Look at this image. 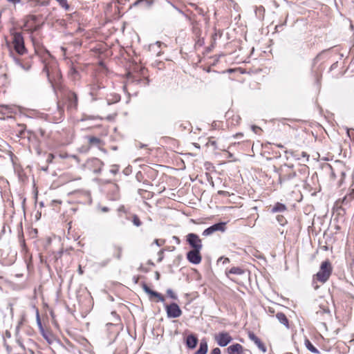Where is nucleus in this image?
Here are the masks:
<instances>
[{
	"label": "nucleus",
	"instance_id": "10",
	"mask_svg": "<svg viewBox=\"0 0 354 354\" xmlns=\"http://www.w3.org/2000/svg\"><path fill=\"white\" fill-rule=\"evenodd\" d=\"M104 88V86L97 82L91 85L89 94L92 97L93 101H95L102 97V90Z\"/></svg>",
	"mask_w": 354,
	"mask_h": 354
},
{
	"label": "nucleus",
	"instance_id": "50",
	"mask_svg": "<svg viewBox=\"0 0 354 354\" xmlns=\"http://www.w3.org/2000/svg\"><path fill=\"white\" fill-rule=\"evenodd\" d=\"M154 243L158 245H161L162 244L159 243V240L158 239H155L154 240Z\"/></svg>",
	"mask_w": 354,
	"mask_h": 354
},
{
	"label": "nucleus",
	"instance_id": "43",
	"mask_svg": "<svg viewBox=\"0 0 354 354\" xmlns=\"http://www.w3.org/2000/svg\"><path fill=\"white\" fill-rule=\"evenodd\" d=\"M138 270L144 272H147L149 271L148 269L143 267L142 265H140V266L138 268Z\"/></svg>",
	"mask_w": 354,
	"mask_h": 354
},
{
	"label": "nucleus",
	"instance_id": "16",
	"mask_svg": "<svg viewBox=\"0 0 354 354\" xmlns=\"http://www.w3.org/2000/svg\"><path fill=\"white\" fill-rule=\"evenodd\" d=\"M198 338L195 335H189L186 338V346L187 348L193 349L198 344Z\"/></svg>",
	"mask_w": 354,
	"mask_h": 354
},
{
	"label": "nucleus",
	"instance_id": "34",
	"mask_svg": "<svg viewBox=\"0 0 354 354\" xmlns=\"http://www.w3.org/2000/svg\"><path fill=\"white\" fill-rule=\"evenodd\" d=\"M36 135L37 136H40L41 137L44 138L46 136V131L43 129H39L36 131Z\"/></svg>",
	"mask_w": 354,
	"mask_h": 354
},
{
	"label": "nucleus",
	"instance_id": "17",
	"mask_svg": "<svg viewBox=\"0 0 354 354\" xmlns=\"http://www.w3.org/2000/svg\"><path fill=\"white\" fill-rule=\"evenodd\" d=\"M272 213L285 212H287V207L286 205L281 203H276L271 208Z\"/></svg>",
	"mask_w": 354,
	"mask_h": 354
},
{
	"label": "nucleus",
	"instance_id": "15",
	"mask_svg": "<svg viewBox=\"0 0 354 354\" xmlns=\"http://www.w3.org/2000/svg\"><path fill=\"white\" fill-rule=\"evenodd\" d=\"M54 114L52 118L54 122L58 123L62 121L64 116V110L63 106L61 104V102H57V111Z\"/></svg>",
	"mask_w": 354,
	"mask_h": 354
},
{
	"label": "nucleus",
	"instance_id": "44",
	"mask_svg": "<svg viewBox=\"0 0 354 354\" xmlns=\"http://www.w3.org/2000/svg\"><path fill=\"white\" fill-rule=\"evenodd\" d=\"M218 194L223 196H228L229 193L226 191H218Z\"/></svg>",
	"mask_w": 354,
	"mask_h": 354
},
{
	"label": "nucleus",
	"instance_id": "1",
	"mask_svg": "<svg viewBox=\"0 0 354 354\" xmlns=\"http://www.w3.org/2000/svg\"><path fill=\"white\" fill-rule=\"evenodd\" d=\"M62 106L66 104L68 111H75L78 106L77 95L73 91L68 88L62 90Z\"/></svg>",
	"mask_w": 354,
	"mask_h": 354
},
{
	"label": "nucleus",
	"instance_id": "18",
	"mask_svg": "<svg viewBox=\"0 0 354 354\" xmlns=\"http://www.w3.org/2000/svg\"><path fill=\"white\" fill-rule=\"evenodd\" d=\"M208 351L207 342L205 339L201 340L199 348L194 354H207Z\"/></svg>",
	"mask_w": 354,
	"mask_h": 354
},
{
	"label": "nucleus",
	"instance_id": "19",
	"mask_svg": "<svg viewBox=\"0 0 354 354\" xmlns=\"http://www.w3.org/2000/svg\"><path fill=\"white\" fill-rule=\"evenodd\" d=\"M276 317L279 320V322L283 325H284L287 328H290L288 319L284 313H277L276 315Z\"/></svg>",
	"mask_w": 354,
	"mask_h": 354
},
{
	"label": "nucleus",
	"instance_id": "29",
	"mask_svg": "<svg viewBox=\"0 0 354 354\" xmlns=\"http://www.w3.org/2000/svg\"><path fill=\"white\" fill-rule=\"evenodd\" d=\"M43 72H45L46 74V76L48 77L49 81H50V68L48 66V64L44 62V66L43 68Z\"/></svg>",
	"mask_w": 354,
	"mask_h": 354
},
{
	"label": "nucleus",
	"instance_id": "12",
	"mask_svg": "<svg viewBox=\"0 0 354 354\" xmlns=\"http://www.w3.org/2000/svg\"><path fill=\"white\" fill-rule=\"evenodd\" d=\"M187 260L195 265L199 264L201 262L202 257L201 250H191L187 253Z\"/></svg>",
	"mask_w": 354,
	"mask_h": 354
},
{
	"label": "nucleus",
	"instance_id": "27",
	"mask_svg": "<svg viewBox=\"0 0 354 354\" xmlns=\"http://www.w3.org/2000/svg\"><path fill=\"white\" fill-rule=\"evenodd\" d=\"M276 219L277 222L282 226H284L287 224V220L283 215L279 214L276 216Z\"/></svg>",
	"mask_w": 354,
	"mask_h": 354
},
{
	"label": "nucleus",
	"instance_id": "22",
	"mask_svg": "<svg viewBox=\"0 0 354 354\" xmlns=\"http://www.w3.org/2000/svg\"><path fill=\"white\" fill-rule=\"evenodd\" d=\"M87 139L91 145L99 146L102 142L100 138L95 136H87Z\"/></svg>",
	"mask_w": 354,
	"mask_h": 354
},
{
	"label": "nucleus",
	"instance_id": "41",
	"mask_svg": "<svg viewBox=\"0 0 354 354\" xmlns=\"http://www.w3.org/2000/svg\"><path fill=\"white\" fill-rule=\"evenodd\" d=\"M252 129L253 131L256 133H257L259 131L261 130L260 127H259L257 126H254V125L252 127Z\"/></svg>",
	"mask_w": 354,
	"mask_h": 354
},
{
	"label": "nucleus",
	"instance_id": "37",
	"mask_svg": "<svg viewBox=\"0 0 354 354\" xmlns=\"http://www.w3.org/2000/svg\"><path fill=\"white\" fill-rule=\"evenodd\" d=\"M223 261V264L230 263V259L228 258L221 257V258H219L218 261Z\"/></svg>",
	"mask_w": 354,
	"mask_h": 354
},
{
	"label": "nucleus",
	"instance_id": "30",
	"mask_svg": "<svg viewBox=\"0 0 354 354\" xmlns=\"http://www.w3.org/2000/svg\"><path fill=\"white\" fill-rule=\"evenodd\" d=\"M42 336L44 337V338L49 343V344H51L53 342V337L50 335H48L47 334L45 333V332H41Z\"/></svg>",
	"mask_w": 354,
	"mask_h": 354
},
{
	"label": "nucleus",
	"instance_id": "23",
	"mask_svg": "<svg viewBox=\"0 0 354 354\" xmlns=\"http://www.w3.org/2000/svg\"><path fill=\"white\" fill-rule=\"evenodd\" d=\"M129 218L135 226L140 227L142 225L141 221L136 214H131L130 213Z\"/></svg>",
	"mask_w": 354,
	"mask_h": 354
},
{
	"label": "nucleus",
	"instance_id": "2",
	"mask_svg": "<svg viewBox=\"0 0 354 354\" xmlns=\"http://www.w3.org/2000/svg\"><path fill=\"white\" fill-rule=\"evenodd\" d=\"M332 272V264L328 259H326L321 263L319 272L313 276V280L324 283L329 279Z\"/></svg>",
	"mask_w": 354,
	"mask_h": 354
},
{
	"label": "nucleus",
	"instance_id": "42",
	"mask_svg": "<svg viewBox=\"0 0 354 354\" xmlns=\"http://www.w3.org/2000/svg\"><path fill=\"white\" fill-rule=\"evenodd\" d=\"M53 158H54V156H53V154H52V153H49V154L48 155L47 162H51Z\"/></svg>",
	"mask_w": 354,
	"mask_h": 354
},
{
	"label": "nucleus",
	"instance_id": "13",
	"mask_svg": "<svg viewBox=\"0 0 354 354\" xmlns=\"http://www.w3.org/2000/svg\"><path fill=\"white\" fill-rule=\"evenodd\" d=\"M227 352L228 354H246L245 352H250L248 350L244 349L242 345L240 344H234L227 348Z\"/></svg>",
	"mask_w": 354,
	"mask_h": 354
},
{
	"label": "nucleus",
	"instance_id": "25",
	"mask_svg": "<svg viewBox=\"0 0 354 354\" xmlns=\"http://www.w3.org/2000/svg\"><path fill=\"white\" fill-rule=\"evenodd\" d=\"M243 273V270L239 268V267H232L230 270H229L228 274H236V275H241Z\"/></svg>",
	"mask_w": 354,
	"mask_h": 354
},
{
	"label": "nucleus",
	"instance_id": "4",
	"mask_svg": "<svg viewBox=\"0 0 354 354\" xmlns=\"http://www.w3.org/2000/svg\"><path fill=\"white\" fill-rule=\"evenodd\" d=\"M13 46L16 52L19 55H24L26 52L24 41L20 32H15L12 38Z\"/></svg>",
	"mask_w": 354,
	"mask_h": 354
},
{
	"label": "nucleus",
	"instance_id": "35",
	"mask_svg": "<svg viewBox=\"0 0 354 354\" xmlns=\"http://www.w3.org/2000/svg\"><path fill=\"white\" fill-rule=\"evenodd\" d=\"M207 145H211V146H213L215 148L216 147V142L215 140H212V138H210L209 140V141L207 142Z\"/></svg>",
	"mask_w": 354,
	"mask_h": 354
},
{
	"label": "nucleus",
	"instance_id": "55",
	"mask_svg": "<svg viewBox=\"0 0 354 354\" xmlns=\"http://www.w3.org/2000/svg\"><path fill=\"white\" fill-rule=\"evenodd\" d=\"M277 146L278 147H279V148H283V146L282 145H281V144L277 145Z\"/></svg>",
	"mask_w": 354,
	"mask_h": 354
},
{
	"label": "nucleus",
	"instance_id": "40",
	"mask_svg": "<svg viewBox=\"0 0 354 354\" xmlns=\"http://www.w3.org/2000/svg\"><path fill=\"white\" fill-rule=\"evenodd\" d=\"M301 156L302 158H306V161H308L309 155H308L306 152H305V151H302V152L301 153Z\"/></svg>",
	"mask_w": 354,
	"mask_h": 354
},
{
	"label": "nucleus",
	"instance_id": "6",
	"mask_svg": "<svg viewBox=\"0 0 354 354\" xmlns=\"http://www.w3.org/2000/svg\"><path fill=\"white\" fill-rule=\"evenodd\" d=\"M186 241L192 250H201L203 248L202 240L200 237L194 233H189L186 236Z\"/></svg>",
	"mask_w": 354,
	"mask_h": 354
},
{
	"label": "nucleus",
	"instance_id": "36",
	"mask_svg": "<svg viewBox=\"0 0 354 354\" xmlns=\"http://www.w3.org/2000/svg\"><path fill=\"white\" fill-rule=\"evenodd\" d=\"M163 252H163V250H160V251L158 252V256H159L158 259V262L162 261V260L163 259Z\"/></svg>",
	"mask_w": 354,
	"mask_h": 354
},
{
	"label": "nucleus",
	"instance_id": "5",
	"mask_svg": "<svg viewBox=\"0 0 354 354\" xmlns=\"http://www.w3.org/2000/svg\"><path fill=\"white\" fill-rule=\"evenodd\" d=\"M167 316L168 318H178L182 315V310L176 303H171L165 306Z\"/></svg>",
	"mask_w": 354,
	"mask_h": 354
},
{
	"label": "nucleus",
	"instance_id": "49",
	"mask_svg": "<svg viewBox=\"0 0 354 354\" xmlns=\"http://www.w3.org/2000/svg\"><path fill=\"white\" fill-rule=\"evenodd\" d=\"M133 279L134 282L136 283H137L138 282L139 278L138 277H133Z\"/></svg>",
	"mask_w": 354,
	"mask_h": 354
},
{
	"label": "nucleus",
	"instance_id": "53",
	"mask_svg": "<svg viewBox=\"0 0 354 354\" xmlns=\"http://www.w3.org/2000/svg\"><path fill=\"white\" fill-rule=\"evenodd\" d=\"M108 210H109L108 207H105L102 208V211H104V212H107Z\"/></svg>",
	"mask_w": 354,
	"mask_h": 354
},
{
	"label": "nucleus",
	"instance_id": "46",
	"mask_svg": "<svg viewBox=\"0 0 354 354\" xmlns=\"http://www.w3.org/2000/svg\"><path fill=\"white\" fill-rule=\"evenodd\" d=\"M7 1L13 4H17V3H20L21 0H7Z\"/></svg>",
	"mask_w": 354,
	"mask_h": 354
},
{
	"label": "nucleus",
	"instance_id": "51",
	"mask_svg": "<svg viewBox=\"0 0 354 354\" xmlns=\"http://www.w3.org/2000/svg\"><path fill=\"white\" fill-rule=\"evenodd\" d=\"M78 271H79V273H80V274H83V270H82V269L81 266H80V267H79V270H78Z\"/></svg>",
	"mask_w": 354,
	"mask_h": 354
},
{
	"label": "nucleus",
	"instance_id": "48",
	"mask_svg": "<svg viewBox=\"0 0 354 354\" xmlns=\"http://www.w3.org/2000/svg\"><path fill=\"white\" fill-rule=\"evenodd\" d=\"M321 54H318L313 59L314 64H315L319 59Z\"/></svg>",
	"mask_w": 354,
	"mask_h": 354
},
{
	"label": "nucleus",
	"instance_id": "20",
	"mask_svg": "<svg viewBox=\"0 0 354 354\" xmlns=\"http://www.w3.org/2000/svg\"><path fill=\"white\" fill-rule=\"evenodd\" d=\"M304 344L307 349L309 350L311 353L316 354L319 353V350L313 345V344L308 339L306 338L304 341Z\"/></svg>",
	"mask_w": 354,
	"mask_h": 354
},
{
	"label": "nucleus",
	"instance_id": "47",
	"mask_svg": "<svg viewBox=\"0 0 354 354\" xmlns=\"http://www.w3.org/2000/svg\"><path fill=\"white\" fill-rule=\"evenodd\" d=\"M160 277V274L159 272L156 271L155 272V279H156V280H157V281L159 280Z\"/></svg>",
	"mask_w": 354,
	"mask_h": 354
},
{
	"label": "nucleus",
	"instance_id": "8",
	"mask_svg": "<svg viewBox=\"0 0 354 354\" xmlns=\"http://www.w3.org/2000/svg\"><path fill=\"white\" fill-rule=\"evenodd\" d=\"M225 225H226V223H225V222H220V223L214 224L213 225L205 229L203 232L202 234L204 236H207L212 235V234H214L216 232H223L226 230Z\"/></svg>",
	"mask_w": 354,
	"mask_h": 354
},
{
	"label": "nucleus",
	"instance_id": "45",
	"mask_svg": "<svg viewBox=\"0 0 354 354\" xmlns=\"http://www.w3.org/2000/svg\"><path fill=\"white\" fill-rule=\"evenodd\" d=\"M173 239L175 240L176 244L179 245L180 243V239L178 236H174Z\"/></svg>",
	"mask_w": 354,
	"mask_h": 354
},
{
	"label": "nucleus",
	"instance_id": "14",
	"mask_svg": "<svg viewBox=\"0 0 354 354\" xmlns=\"http://www.w3.org/2000/svg\"><path fill=\"white\" fill-rule=\"evenodd\" d=\"M248 337L257 345V346L261 351H262L264 353L267 352V348L265 346V344L253 332H248Z\"/></svg>",
	"mask_w": 354,
	"mask_h": 354
},
{
	"label": "nucleus",
	"instance_id": "11",
	"mask_svg": "<svg viewBox=\"0 0 354 354\" xmlns=\"http://www.w3.org/2000/svg\"><path fill=\"white\" fill-rule=\"evenodd\" d=\"M215 340L220 346L224 347L232 340V338L228 333L221 332L215 335Z\"/></svg>",
	"mask_w": 354,
	"mask_h": 354
},
{
	"label": "nucleus",
	"instance_id": "56",
	"mask_svg": "<svg viewBox=\"0 0 354 354\" xmlns=\"http://www.w3.org/2000/svg\"><path fill=\"white\" fill-rule=\"evenodd\" d=\"M160 44H161V43H160V41H157V42H156V44H157V45H158V46H160Z\"/></svg>",
	"mask_w": 354,
	"mask_h": 354
},
{
	"label": "nucleus",
	"instance_id": "33",
	"mask_svg": "<svg viewBox=\"0 0 354 354\" xmlns=\"http://www.w3.org/2000/svg\"><path fill=\"white\" fill-rule=\"evenodd\" d=\"M21 127V129L19 131V136L23 137L26 131V126L24 124L19 125Z\"/></svg>",
	"mask_w": 354,
	"mask_h": 354
},
{
	"label": "nucleus",
	"instance_id": "54",
	"mask_svg": "<svg viewBox=\"0 0 354 354\" xmlns=\"http://www.w3.org/2000/svg\"><path fill=\"white\" fill-rule=\"evenodd\" d=\"M148 264H149L151 266H154V263L151 261H149Z\"/></svg>",
	"mask_w": 354,
	"mask_h": 354
},
{
	"label": "nucleus",
	"instance_id": "7",
	"mask_svg": "<svg viewBox=\"0 0 354 354\" xmlns=\"http://www.w3.org/2000/svg\"><path fill=\"white\" fill-rule=\"evenodd\" d=\"M104 165V162L97 158H91L87 161L88 167L96 174L101 173Z\"/></svg>",
	"mask_w": 354,
	"mask_h": 354
},
{
	"label": "nucleus",
	"instance_id": "32",
	"mask_svg": "<svg viewBox=\"0 0 354 354\" xmlns=\"http://www.w3.org/2000/svg\"><path fill=\"white\" fill-rule=\"evenodd\" d=\"M119 168L117 165H113L110 169V173L115 175L118 173Z\"/></svg>",
	"mask_w": 354,
	"mask_h": 354
},
{
	"label": "nucleus",
	"instance_id": "21",
	"mask_svg": "<svg viewBox=\"0 0 354 354\" xmlns=\"http://www.w3.org/2000/svg\"><path fill=\"white\" fill-rule=\"evenodd\" d=\"M118 214L120 217H125L126 219L130 220L129 215L130 213L127 210V209L124 207V206H120L118 209Z\"/></svg>",
	"mask_w": 354,
	"mask_h": 354
},
{
	"label": "nucleus",
	"instance_id": "9",
	"mask_svg": "<svg viewBox=\"0 0 354 354\" xmlns=\"http://www.w3.org/2000/svg\"><path fill=\"white\" fill-rule=\"evenodd\" d=\"M141 286L143 290L149 295L150 300H152L153 298H156V302H164L165 301V297L160 293L151 290L145 282L141 283Z\"/></svg>",
	"mask_w": 354,
	"mask_h": 354
},
{
	"label": "nucleus",
	"instance_id": "31",
	"mask_svg": "<svg viewBox=\"0 0 354 354\" xmlns=\"http://www.w3.org/2000/svg\"><path fill=\"white\" fill-rule=\"evenodd\" d=\"M60 6L64 7L66 9H68L69 6L67 3V0H56Z\"/></svg>",
	"mask_w": 354,
	"mask_h": 354
},
{
	"label": "nucleus",
	"instance_id": "39",
	"mask_svg": "<svg viewBox=\"0 0 354 354\" xmlns=\"http://www.w3.org/2000/svg\"><path fill=\"white\" fill-rule=\"evenodd\" d=\"M210 354H221V350L219 348H214L212 350Z\"/></svg>",
	"mask_w": 354,
	"mask_h": 354
},
{
	"label": "nucleus",
	"instance_id": "28",
	"mask_svg": "<svg viewBox=\"0 0 354 354\" xmlns=\"http://www.w3.org/2000/svg\"><path fill=\"white\" fill-rule=\"evenodd\" d=\"M167 295L174 299V300H177L178 299V296L177 295L171 290V289H167Z\"/></svg>",
	"mask_w": 354,
	"mask_h": 354
},
{
	"label": "nucleus",
	"instance_id": "3",
	"mask_svg": "<svg viewBox=\"0 0 354 354\" xmlns=\"http://www.w3.org/2000/svg\"><path fill=\"white\" fill-rule=\"evenodd\" d=\"M297 176L296 172L293 170L292 166L283 165L279 169V183L281 185L293 180Z\"/></svg>",
	"mask_w": 354,
	"mask_h": 354
},
{
	"label": "nucleus",
	"instance_id": "24",
	"mask_svg": "<svg viewBox=\"0 0 354 354\" xmlns=\"http://www.w3.org/2000/svg\"><path fill=\"white\" fill-rule=\"evenodd\" d=\"M114 249H115L114 257L118 259H120L122 257V247L120 245H115Z\"/></svg>",
	"mask_w": 354,
	"mask_h": 354
},
{
	"label": "nucleus",
	"instance_id": "26",
	"mask_svg": "<svg viewBox=\"0 0 354 354\" xmlns=\"http://www.w3.org/2000/svg\"><path fill=\"white\" fill-rule=\"evenodd\" d=\"M354 198V194L351 193L346 195L342 199V204L347 205Z\"/></svg>",
	"mask_w": 354,
	"mask_h": 354
},
{
	"label": "nucleus",
	"instance_id": "38",
	"mask_svg": "<svg viewBox=\"0 0 354 354\" xmlns=\"http://www.w3.org/2000/svg\"><path fill=\"white\" fill-rule=\"evenodd\" d=\"M37 324H38V326L40 328V330L41 332H44V328L42 327V325H41V321H40V319H39V314H37Z\"/></svg>",
	"mask_w": 354,
	"mask_h": 354
},
{
	"label": "nucleus",
	"instance_id": "52",
	"mask_svg": "<svg viewBox=\"0 0 354 354\" xmlns=\"http://www.w3.org/2000/svg\"><path fill=\"white\" fill-rule=\"evenodd\" d=\"M329 312H330V311H329V310L324 309V310H323L322 311H321L320 313H329Z\"/></svg>",
	"mask_w": 354,
	"mask_h": 354
}]
</instances>
